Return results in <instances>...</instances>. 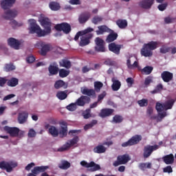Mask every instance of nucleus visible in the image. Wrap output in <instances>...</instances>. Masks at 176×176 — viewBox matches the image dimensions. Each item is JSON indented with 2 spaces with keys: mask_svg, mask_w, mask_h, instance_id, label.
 Instances as JSON below:
<instances>
[{
  "mask_svg": "<svg viewBox=\"0 0 176 176\" xmlns=\"http://www.w3.org/2000/svg\"><path fill=\"white\" fill-rule=\"evenodd\" d=\"M49 133L52 135V137H58V130L56 126H51L49 128Z\"/></svg>",
  "mask_w": 176,
  "mask_h": 176,
  "instance_id": "nucleus-41",
  "label": "nucleus"
},
{
  "mask_svg": "<svg viewBox=\"0 0 176 176\" xmlns=\"http://www.w3.org/2000/svg\"><path fill=\"white\" fill-rule=\"evenodd\" d=\"M65 86V82L62 80H58L55 82L54 87L56 89H61V87H64Z\"/></svg>",
  "mask_w": 176,
  "mask_h": 176,
  "instance_id": "nucleus-45",
  "label": "nucleus"
},
{
  "mask_svg": "<svg viewBox=\"0 0 176 176\" xmlns=\"http://www.w3.org/2000/svg\"><path fill=\"white\" fill-rule=\"evenodd\" d=\"M58 72L60 78H67L69 75V70L65 69H60Z\"/></svg>",
  "mask_w": 176,
  "mask_h": 176,
  "instance_id": "nucleus-46",
  "label": "nucleus"
},
{
  "mask_svg": "<svg viewBox=\"0 0 176 176\" xmlns=\"http://www.w3.org/2000/svg\"><path fill=\"white\" fill-rule=\"evenodd\" d=\"M104 64L105 65H109V67H112V66L115 65V61L112 60L111 59L107 58L104 61Z\"/></svg>",
  "mask_w": 176,
  "mask_h": 176,
  "instance_id": "nucleus-61",
  "label": "nucleus"
},
{
  "mask_svg": "<svg viewBox=\"0 0 176 176\" xmlns=\"http://www.w3.org/2000/svg\"><path fill=\"white\" fill-rule=\"evenodd\" d=\"M110 34L107 35L106 38L107 43H112V42H114V41H116L118 39V33L115 32L113 30L109 32Z\"/></svg>",
  "mask_w": 176,
  "mask_h": 176,
  "instance_id": "nucleus-23",
  "label": "nucleus"
},
{
  "mask_svg": "<svg viewBox=\"0 0 176 176\" xmlns=\"http://www.w3.org/2000/svg\"><path fill=\"white\" fill-rule=\"evenodd\" d=\"M93 151L94 153H105L107 152V148L102 144H99L94 148Z\"/></svg>",
  "mask_w": 176,
  "mask_h": 176,
  "instance_id": "nucleus-31",
  "label": "nucleus"
},
{
  "mask_svg": "<svg viewBox=\"0 0 176 176\" xmlns=\"http://www.w3.org/2000/svg\"><path fill=\"white\" fill-rule=\"evenodd\" d=\"M138 104L139 107H148V99H142L138 101Z\"/></svg>",
  "mask_w": 176,
  "mask_h": 176,
  "instance_id": "nucleus-51",
  "label": "nucleus"
},
{
  "mask_svg": "<svg viewBox=\"0 0 176 176\" xmlns=\"http://www.w3.org/2000/svg\"><path fill=\"white\" fill-rule=\"evenodd\" d=\"M4 19L6 20H12L17 16V10H8L5 12Z\"/></svg>",
  "mask_w": 176,
  "mask_h": 176,
  "instance_id": "nucleus-25",
  "label": "nucleus"
},
{
  "mask_svg": "<svg viewBox=\"0 0 176 176\" xmlns=\"http://www.w3.org/2000/svg\"><path fill=\"white\" fill-rule=\"evenodd\" d=\"M164 173H172L173 172V168L171 166H168L163 169Z\"/></svg>",
  "mask_w": 176,
  "mask_h": 176,
  "instance_id": "nucleus-64",
  "label": "nucleus"
},
{
  "mask_svg": "<svg viewBox=\"0 0 176 176\" xmlns=\"http://www.w3.org/2000/svg\"><path fill=\"white\" fill-rule=\"evenodd\" d=\"M8 44L9 46L15 49V50H19L20 49V41L14 38H10L8 39Z\"/></svg>",
  "mask_w": 176,
  "mask_h": 176,
  "instance_id": "nucleus-19",
  "label": "nucleus"
},
{
  "mask_svg": "<svg viewBox=\"0 0 176 176\" xmlns=\"http://www.w3.org/2000/svg\"><path fill=\"white\" fill-rule=\"evenodd\" d=\"M56 97L57 98H58V100H65V98L68 97V95L65 91H59L56 94Z\"/></svg>",
  "mask_w": 176,
  "mask_h": 176,
  "instance_id": "nucleus-43",
  "label": "nucleus"
},
{
  "mask_svg": "<svg viewBox=\"0 0 176 176\" xmlns=\"http://www.w3.org/2000/svg\"><path fill=\"white\" fill-rule=\"evenodd\" d=\"M36 46L38 47V49H41L40 50V54L41 56H46L50 50H53V47L50 44H47L44 43L43 41H39L37 42L36 44Z\"/></svg>",
  "mask_w": 176,
  "mask_h": 176,
  "instance_id": "nucleus-5",
  "label": "nucleus"
},
{
  "mask_svg": "<svg viewBox=\"0 0 176 176\" xmlns=\"http://www.w3.org/2000/svg\"><path fill=\"white\" fill-rule=\"evenodd\" d=\"M56 31H63L64 34H69L71 32V25L67 23H62L55 25Z\"/></svg>",
  "mask_w": 176,
  "mask_h": 176,
  "instance_id": "nucleus-13",
  "label": "nucleus"
},
{
  "mask_svg": "<svg viewBox=\"0 0 176 176\" xmlns=\"http://www.w3.org/2000/svg\"><path fill=\"white\" fill-rule=\"evenodd\" d=\"M151 83H153V77L149 76L145 78L144 85L145 86H149Z\"/></svg>",
  "mask_w": 176,
  "mask_h": 176,
  "instance_id": "nucleus-57",
  "label": "nucleus"
},
{
  "mask_svg": "<svg viewBox=\"0 0 176 176\" xmlns=\"http://www.w3.org/2000/svg\"><path fill=\"white\" fill-rule=\"evenodd\" d=\"M82 94H85V96H88L89 97H94L96 98V91L93 89H87V88H85L84 89H82Z\"/></svg>",
  "mask_w": 176,
  "mask_h": 176,
  "instance_id": "nucleus-34",
  "label": "nucleus"
},
{
  "mask_svg": "<svg viewBox=\"0 0 176 176\" xmlns=\"http://www.w3.org/2000/svg\"><path fill=\"white\" fill-rule=\"evenodd\" d=\"M97 123H98V121H97V120H93L91 122V123L87 124L84 126V130L87 131V130H89V129H91L92 127H94V126H96V124H97Z\"/></svg>",
  "mask_w": 176,
  "mask_h": 176,
  "instance_id": "nucleus-48",
  "label": "nucleus"
},
{
  "mask_svg": "<svg viewBox=\"0 0 176 176\" xmlns=\"http://www.w3.org/2000/svg\"><path fill=\"white\" fill-rule=\"evenodd\" d=\"M4 130L10 134V137H19V133H20V129L17 127H10L6 126L4 127Z\"/></svg>",
  "mask_w": 176,
  "mask_h": 176,
  "instance_id": "nucleus-15",
  "label": "nucleus"
},
{
  "mask_svg": "<svg viewBox=\"0 0 176 176\" xmlns=\"http://www.w3.org/2000/svg\"><path fill=\"white\" fill-rule=\"evenodd\" d=\"M28 120V112L21 111L18 114V122L19 124H24Z\"/></svg>",
  "mask_w": 176,
  "mask_h": 176,
  "instance_id": "nucleus-20",
  "label": "nucleus"
},
{
  "mask_svg": "<svg viewBox=\"0 0 176 176\" xmlns=\"http://www.w3.org/2000/svg\"><path fill=\"white\" fill-rule=\"evenodd\" d=\"M168 4L167 3H162L160 4L157 8L159 9V10H160V12H163L164 10H166V9L167 8Z\"/></svg>",
  "mask_w": 176,
  "mask_h": 176,
  "instance_id": "nucleus-60",
  "label": "nucleus"
},
{
  "mask_svg": "<svg viewBox=\"0 0 176 176\" xmlns=\"http://www.w3.org/2000/svg\"><path fill=\"white\" fill-rule=\"evenodd\" d=\"M7 85L10 87H16V86L19 85V79L14 77H12L11 79L8 80Z\"/></svg>",
  "mask_w": 176,
  "mask_h": 176,
  "instance_id": "nucleus-35",
  "label": "nucleus"
},
{
  "mask_svg": "<svg viewBox=\"0 0 176 176\" xmlns=\"http://www.w3.org/2000/svg\"><path fill=\"white\" fill-rule=\"evenodd\" d=\"M116 24L121 30H124L128 25L127 21L124 19H118L116 21Z\"/></svg>",
  "mask_w": 176,
  "mask_h": 176,
  "instance_id": "nucleus-36",
  "label": "nucleus"
},
{
  "mask_svg": "<svg viewBox=\"0 0 176 176\" xmlns=\"http://www.w3.org/2000/svg\"><path fill=\"white\" fill-rule=\"evenodd\" d=\"M49 169V166H35L33 170H32V173L33 174H40V173H45L46 170Z\"/></svg>",
  "mask_w": 176,
  "mask_h": 176,
  "instance_id": "nucleus-28",
  "label": "nucleus"
},
{
  "mask_svg": "<svg viewBox=\"0 0 176 176\" xmlns=\"http://www.w3.org/2000/svg\"><path fill=\"white\" fill-rule=\"evenodd\" d=\"M28 135L30 138H34V137L36 135V132H35L34 129H31L29 130Z\"/></svg>",
  "mask_w": 176,
  "mask_h": 176,
  "instance_id": "nucleus-62",
  "label": "nucleus"
},
{
  "mask_svg": "<svg viewBox=\"0 0 176 176\" xmlns=\"http://www.w3.org/2000/svg\"><path fill=\"white\" fill-rule=\"evenodd\" d=\"M153 71V67L151 66H146L143 69L142 72H144L146 75H150V74H152V72Z\"/></svg>",
  "mask_w": 176,
  "mask_h": 176,
  "instance_id": "nucleus-52",
  "label": "nucleus"
},
{
  "mask_svg": "<svg viewBox=\"0 0 176 176\" xmlns=\"http://www.w3.org/2000/svg\"><path fill=\"white\" fill-rule=\"evenodd\" d=\"M94 90L96 91V93H100V91H101V89H102V87L104 86V84L100 81H95L94 83Z\"/></svg>",
  "mask_w": 176,
  "mask_h": 176,
  "instance_id": "nucleus-37",
  "label": "nucleus"
},
{
  "mask_svg": "<svg viewBox=\"0 0 176 176\" xmlns=\"http://www.w3.org/2000/svg\"><path fill=\"white\" fill-rule=\"evenodd\" d=\"M161 78L164 82L168 83V82H171L173 78H174V76L173 73L168 71H164L161 74Z\"/></svg>",
  "mask_w": 176,
  "mask_h": 176,
  "instance_id": "nucleus-21",
  "label": "nucleus"
},
{
  "mask_svg": "<svg viewBox=\"0 0 176 176\" xmlns=\"http://www.w3.org/2000/svg\"><path fill=\"white\" fill-rule=\"evenodd\" d=\"M109 52L119 56L120 54V50L123 49V45L116 44V43H111L108 45Z\"/></svg>",
  "mask_w": 176,
  "mask_h": 176,
  "instance_id": "nucleus-11",
  "label": "nucleus"
},
{
  "mask_svg": "<svg viewBox=\"0 0 176 176\" xmlns=\"http://www.w3.org/2000/svg\"><path fill=\"white\" fill-rule=\"evenodd\" d=\"M159 149V145L155 144L153 146L147 145L144 147L143 149V157L144 159H148L154 151H157Z\"/></svg>",
  "mask_w": 176,
  "mask_h": 176,
  "instance_id": "nucleus-8",
  "label": "nucleus"
},
{
  "mask_svg": "<svg viewBox=\"0 0 176 176\" xmlns=\"http://www.w3.org/2000/svg\"><path fill=\"white\" fill-rule=\"evenodd\" d=\"M91 17V14L89 12H84L81 13L78 17V21L80 24H85L89 19Z\"/></svg>",
  "mask_w": 176,
  "mask_h": 176,
  "instance_id": "nucleus-22",
  "label": "nucleus"
},
{
  "mask_svg": "<svg viewBox=\"0 0 176 176\" xmlns=\"http://www.w3.org/2000/svg\"><path fill=\"white\" fill-rule=\"evenodd\" d=\"M155 109L157 112H162L163 110H164V104H162L160 102H157L155 106Z\"/></svg>",
  "mask_w": 176,
  "mask_h": 176,
  "instance_id": "nucleus-54",
  "label": "nucleus"
},
{
  "mask_svg": "<svg viewBox=\"0 0 176 176\" xmlns=\"http://www.w3.org/2000/svg\"><path fill=\"white\" fill-rule=\"evenodd\" d=\"M15 2L16 0H3L1 3V6L2 9L6 10V9H10V8H12V6L14 5Z\"/></svg>",
  "mask_w": 176,
  "mask_h": 176,
  "instance_id": "nucleus-26",
  "label": "nucleus"
},
{
  "mask_svg": "<svg viewBox=\"0 0 176 176\" xmlns=\"http://www.w3.org/2000/svg\"><path fill=\"white\" fill-rule=\"evenodd\" d=\"M41 25L45 29V35L52 32V21L49 18L44 17L40 20Z\"/></svg>",
  "mask_w": 176,
  "mask_h": 176,
  "instance_id": "nucleus-9",
  "label": "nucleus"
},
{
  "mask_svg": "<svg viewBox=\"0 0 176 176\" xmlns=\"http://www.w3.org/2000/svg\"><path fill=\"white\" fill-rule=\"evenodd\" d=\"M101 21H102V17L99 16H95L92 19V23H93V24H95V25L98 24V23H101Z\"/></svg>",
  "mask_w": 176,
  "mask_h": 176,
  "instance_id": "nucleus-55",
  "label": "nucleus"
},
{
  "mask_svg": "<svg viewBox=\"0 0 176 176\" xmlns=\"http://www.w3.org/2000/svg\"><path fill=\"white\" fill-rule=\"evenodd\" d=\"M112 123H122L123 122V116L120 115H116L113 117Z\"/></svg>",
  "mask_w": 176,
  "mask_h": 176,
  "instance_id": "nucleus-44",
  "label": "nucleus"
},
{
  "mask_svg": "<svg viewBox=\"0 0 176 176\" xmlns=\"http://www.w3.org/2000/svg\"><path fill=\"white\" fill-rule=\"evenodd\" d=\"M12 166V167H17V164H12V162L9 163L5 161L0 162V168H1V170H6L7 173H12V171H13V168Z\"/></svg>",
  "mask_w": 176,
  "mask_h": 176,
  "instance_id": "nucleus-14",
  "label": "nucleus"
},
{
  "mask_svg": "<svg viewBox=\"0 0 176 176\" xmlns=\"http://www.w3.org/2000/svg\"><path fill=\"white\" fill-rule=\"evenodd\" d=\"M107 96V92L104 91L102 94L98 95V102H101L104 98H105V96Z\"/></svg>",
  "mask_w": 176,
  "mask_h": 176,
  "instance_id": "nucleus-59",
  "label": "nucleus"
},
{
  "mask_svg": "<svg viewBox=\"0 0 176 176\" xmlns=\"http://www.w3.org/2000/svg\"><path fill=\"white\" fill-rule=\"evenodd\" d=\"M111 82H112V85H111V88L113 91H118V90H119V89H120V87H122V82H120V81H119V80L116 79V78H111Z\"/></svg>",
  "mask_w": 176,
  "mask_h": 176,
  "instance_id": "nucleus-27",
  "label": "nucleus"
},
{
  "mask_svg": "<svg viewBox=\"0 0 176 176\" xmlns=\"http://www.w3.org/2000/svg\"><path fill=\"white\" fill-rule=\"evenodd\" d=\"M80 164L82 167H85V168H90L89 171L91 173H94V171H98V170H101V166L99 164H96L94 162L91 161L90 163H87L86 161H81Z\"/></svg>",
  "mask_w": 176,
  "mask_h": 176,
  "instance_id": "nucleus-7",
  "label": "nucleus"
},
{
  "mask_svg": "<svg viewBox=\"0 0 176 176\" xmlns=\"http://www.w3.org/2000/svg\"><path fill=\"white\" fill-rule=\"evenodd\" d=\"M48 71L50 72V76L57 75V74H58V71H60L57 63L54 62L51 65H50L48 67Z\"/></svg>",
  "mask_w": 176,
  "mask_h": 176,
  "instance_id": "nucleus-17",
  "label": "nucleus"
},
{
  "mask_svg": "<svg viewBox=\"0 0 176 176\" xmlns=\"http://www.w3.org/2000/svg\"><path fill=\"white\" fill-rule=\"evenodd\" d=\"M50 9L54 10V12L60 10V4L57 2L52 1L49 4Z\"/></svg>",
  "mask_w": 176,
  "mask_h": 176,
  "instance_id": "nucleus-38",
  "label": "nucleus"
},
{
  "mask_svg": "<svg viewBox=\"0 0 176 176\" xmlns=\"http://www.w3.org/2000/svg\"><path fill=\"white\" fill-rule=\"evenodd\" d=\"M8 79L3 77H0V87H3L6 82H8Z\"/></svg>",
  "mask_w": 176,
  "mask_h": 176,
  "instance_id": "nucleus-63",
  "label": "nucleus"
},
{
  "mask_svg": "<svg viewBox=\"0 0 176 176\" xmlns=\"http://www.w3.org/2000/svg\"><path fill=\"white\" fill-rule=\"evenodd\" d=\"M155 3V0H142L139 2V6L142 9H145L148 10L152 8V6Z\"/></svg>",
  "mask_w": 176,
  "mask_h": 176,
  "instance_id": "nucleus-16",
  "label": "nucleus"
},
{
  "mask_svg": "<svg viewBox=\"0 0 176 176\" xmlns=\"http://www.w3.org/2000/svg\"><path fill=\"white\" fill-rule=\"evenodd\" d=\"M139 168L142 170V171H145V168H152V164L151 162L140 163L139 164Z\"/></svg>",
  "mask_w": 176,
  "mask_h": 176,
  "instance_id": "nucleus-42",
  "label": "nucleus"
},
{
  "mask_svg": "<svg viewBox=\"0 0 176 176\" xmlns=\"http://www.w3.org/2000/svg\"><path fill=\"white\" fill-rule=\"evenodd\" d=\"M61 124L65 126H61L60 130L58 132V134L60 138H64V137H67V134L68 133V127H67V123L62 122Z\"/></svg>",
  "mask_w": 176,
  "mask_h": 176,
  "instance_id": "nucleus-30",
  "label": "nucleus"
},
{
  "mask_svg": "<svg viewBox=\"0 0 176 176\" xmlns=\"http://www.w3.org/2000/svg\"><path fill=\"white\" fill-rule=\"evenodd\" d=\"M163 104H164V109L165 111H167V109H171V108H173V106L174 105V100H170L165 102Z\"/></svg>",
  "mask_w": 176,
  "mask_h": 176,
  "instance_id": "nucleus-40",
  "label": "nucleus"
},
{
  "mask_svg": "<svg viewBox=\"0 0 176 176\" xmlns=\"http://www.w3.org/2000/svg\"><path fill=\"white\" fill-rule=\"evenodd\" d=\"M170 50H171V48L170 47H166V46H162L160 49V52L162 54H166V53H168V52H170Z\"/></svg>",
  "mask_w": 176,
  "mask_h": 176,
  "instance_id": "nucleus-58",
  "label": "nucleus"
},
{
  "mask_svg": "<svg viewBox=\"0 0 176 176\" xmlns=\"http://www.w3.org/2000/svg\"><path fill=\"white\" fill-rule=\"evenodd\" d=\"M5 69L6 72H10V71H14V69H16V66H14L13 63L6 64Z\"/></svg>",
  "mask_w": 176,
  "mask_h": 176,
  "instance_id": "nucleus-50",
  "label": "nucleus"
},
{
  "mask_svg": "<svg viewBox=\"0 0 176 176\" xmlns=\"http://www.w3.org/2000/svg\"><path fill=\"white\" fill-rule=\"evenodd\" d=\"M28 21L30 24V27L29 28L30 34H36L38 36H46V32L45 30H42L41 27L36 24V21H35V19H30Z\"/></svg>",
  "mask_w": 176,
  "mask_h": 176,
  "instance_id": "nucleus-3",
  "label": "nucleus"
},
{
  "mask_svg": "<svg viewBox=\"0 0 176 176\" xmlns=\"http://www.w3.org/2000/svg\"><path fill=\"white\" fill-rule=\"evenodd\" d=\"M114 112L115 110L113 109H102L99 113V116H100V118H108V116H111Z\"/></svg>",
  "mask_w": 176,
  "mask_h": 176,
  "instance_id": "nucleus-24",
  "label": "nucleus"
},
{
  "mask_svg": "<svg viewBox=\"0 0 176 176\" xmlns=\"http://www.w3.org/2000/svg\"><path fill=\"white\" fill-rule=\"evenodd\" d=\"M98 30H96V32L97 35H103L105 34V32H109L111 29L108 28V26L103 25H100L98 27Z\"/></svg>",
  "mask_w": 176,
  "mask_h": 176,
  "instance_id": "nucleus-29",
  "label": "nucleus"
},
{
  "mask_svg": "<svg viewBox=\"0 0 176 176\" xmlns=\"http://www.w3.org/2000/svg\"><path fill=\"white\" fill-rule=\"evenodd\" d=\"M93 31H94V29L92 28H87L84 30L79 31L76 33L74 37V41H79V38L81 36L79 46H81V47H83V46H87V45L90 44V39L94 36V34L90 33L93 32Z\"/></svg>",
  "mask_w": 176,
  "mask_h": 176,
  "instance_id": "nucleus-1",
  "label": "nucleus"
},
{
  "mask_svg": "<svg viewBox=\"0 0 176 176\" xmlns=\"http://www.w3.org/2000/svg\"><path fill=\"white\" fill-rule=\"evenodd\" d=\"M76 105V103H71L70 104L67 105L66 108L68 111L74 112V111H75L77 108Z\"/></svg>",
  "mask_w": 176,
  "mask_h": 176,
  "instance_id": "nucleus-56",
  "label": "nucleus"
},
{
  "mask_svg": "<svg viewBox=\"0 0 176 176\" xmlns=\"http://www.w3.org/2000/svg\"><path fill=\"white\" fill-rule=\"evenodd\" d=\"M59 65H60V67H63L64 68H66L67 69H69V68H71V66H72L71 61H69L67 58L62 59L59 62Z\"/></svg>",
  "mask_w": 176,
  "mask_h": 176,
  "instance_id": "nucleus-32",
  "label": "nucleus"
},
{
  "mask_svg": "<svg viewBox=\"0 0 176 176\" xmlns=\"http://www.w3.org/2000/svg\"><path fill=\"white\" fill-rule=\"evenodd\" d=\"M166 116H167V112L164 111V112H158V118L157 120V122H162V120H163V119H164V118H166Z\"/></svg>",
  "mask_w": 176,
  "mask_h": 176,
  "instance_id": "nucleus-53",
  "label": "nucleus"
},
{
  "mask_svg": "<svg viewBox=\"0 0 176 176\" xmlns=\"http://www.w3.org/2000/svg\"><path fill=\"white\" fill-rule=\"evenodd\" d=\"M95 50L99 53H104L105 52V45H104V40L100 37L95 39Z\"/></svg>",
  "mask_w": 176,
  "mask_h": 176,
  "instance_id": "nucleus-12",
  "label": "nucleus"
},
{
  "mask_svg": "<svg viewBox=\"0 0 176 176\" xmlns=\"http://www.w3.org/2000/svg\"><path fill=\"white\" fill-rule=\"evenodd\" d=\"M84 119H89L91 118V110L90 109H87L82 113Z\"/></svg>",
  "mask_w": 176,
  "mask_h": 176,
  "instance_id": "nucleus-49",
  "label": "nucleus"
},
{
  "mask_svg": "<svg viewBox=\"0 0 176 176\" xmlns=\"http://www.w3.org/2000/svg\"><path fill=\"white\" fill-rule=\"evenodd\" d=\"M141 141H142V136L141 135H135L132 136L128 141L123 142L121 146L122 148L134 146V145H138Z\"/></svg>",
  "mask_w": 176,
  "mask_h": 176,
  "instance_id": "nucleus-4",
  "label": "nucleus"
},
{
  "mask_svg": "<svg viewBox=\"0 0 176 176\" xmlns=\"http://www.w3.org/2000/svg\"><path fill=\"white\" fill-rule=\"evenodd\" d=\"M58 167L61 170H68L71 167V164L68 161H64Z\"/></svg>",
  "mask_w": 176,
  "mask_h": 176,
  "instance_id": "nucleus-47",
  "label": "nucleus"
},
{
  "mask_svg": "<svg viewBox=\"0 0 176 176\" xmlns=\"http://www.w3.org/2000/svg\"><path fill=\"white\" fill-rule=\"evenodd\" d=\"M159 45H160L159 41H150L144 44L140 51L141 55L144 57H152L153 56L152 50H156L159 47Z\"/></svg>",
  "mask_w": 176,
  "mask_h": 176,
  "instance_id": "nucleus-2",
  "label": "nucleus"
},
{
  "mask_svg": "<svg viewBox=\"0 0 176 176\" xmlns=\"http://www.w3.org/2000/svg\"><path fill=\"white\" fill-rule=\"evenodd\" d=\"M79 142V137L76 136L73 139L70 140L66 144L63 145L61 147L58 148V152H65V151H68L71 148V146H74V145H76Z\"/></svg>",
  "mask_w": 176,
  "mask_h": 176,
  "instance_id": "nucleus-6",
  "label": "nucleus"
},
{
  "mask_svg": "<svg viewBox=\"0 0 176 176\" xmlns=\"http://www.w3.org/2000/svg\"><path fill=\"white\" fill-rule=\"evenodd\" d=\"M130 160V156L127 154L119 155L117 157V161L113 162V166H114V167H118V166H120V164H126V163H129Z\"/></svg>",
  "mask_w": 176,
  "mask_h": 176,
  "instance_id": "nucleus-10",
  "label": "nucleus"
},
{
  "mask_svg": "<svg viewBox=\"0 0 176 176\" xmlns=\"http://www.w3.org/2000/svg\"><path fill=\"white\" fill-rule=\"evenodd\" d=\"M163 160L166 164H173V163H174V155L169 154L165 155L163 157Z\"/></svg>",
  "mask_w": 176,
  "mask_h": 176,
  "instance_id": "nucleus-33",
  "label": "nucleus"
},
{
  "mask_svg": "<svg viewBox=\"0 0 176 176\" xmlns=\"http://www.w3.org/2000/svg\"><path fill=\"white\" fill-rule=\"evenodd\" d=\"M126 65L129 69H134V68H137L138 67V62L135 60L133 64H131V60L130 58L126 60Z\"/></svg>",
  "mask_w": 176,
  "mask_h": 176,
  "instance_id": "nucleus-39",
  "label": "nucleus"
},
{
  "mask_svg": "<svg viewBox=\"0 0 176 176\" xmlns=\"http://www.w3.org/2000/svg\"><path fill=\"white\" fill-rule=\"evenodd\" d=\"M90 102V98L86 96H81L76 101V104L78 107H85L86 104H89Z\"/></svg>",
  "mask_w": 176,
  "mask_h": 176,
  "instance_id": "nucleus-18",
  "label": "nucleus"
}]
</instances>
